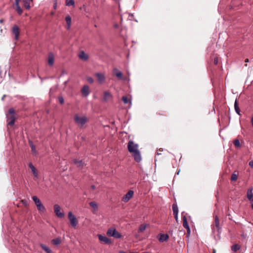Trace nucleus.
Wrapping results in <instances>:
<instances>
[{
	"label": "nucleus",
	"instance_id": "obj_1",
	"mask_svg": "<svg viewBox=\"0 0 253 253\" xmlns=\"http://www.w3.org/2000/svg\"><path fill=\"white\" fill-rule=\"evenodd\" d=\"M138 148V145L133 141H129L128 142V151L133 157L134 161L137 163H139L141 161V153Z\"/></svg>",
	"mask_w": 253,
	"mask_h": 253
},
{
	"label": "nucleus",
	"instance_id": "obj_2",
	"mask_svg": "<svg viewBox=\"0 0 253 253\" xmlns=\"http://www.w3.org/2000/svg\"><path fill=\"white\" fill-rule=\"evenodd\" d=\"M75 122L80 126L83 127L88 121V119L85 116H79L76 114L74 116Z\"/></svg>",
	"mask_w": 253,
	"mask_h": 253
},
{
	"label": "nucleus",
	"instance_id": "obj_3",
	"mask_svg": "<svg viewBox=\"0 0 253 253\" xmlns=\"http://www.w3.org/2000/svg\"><path fill=\"white\" fill-rule=\"evenodd\" d=\"M107 235L108 236L112 237L116 239H120L122 237V234L118 232L114 227H111L108 229Z\"/></svg>",
	"mask_w": 253,
	"mask_h": 253
},
{
	"label": "nucleus",
	"instance_id": "obj_4",
	"mask_svg": "<svg viewBox=\"0 0 253 253\" xmlns=\"http://www.w3.org/2000/svg\"><path fill=\"white\" fill-rule=\"evenodd\" d=\"M68 216L71 226L75 228L78 224L76 217L73 214L71 211L69 212Z\"/></svg>",
	"mask_w": 253,
	"mask_h": 253
},
{
	"label": "nucleus",
	"instance_id": "obj_5",
	"mask_svg": "<svg viewBox=\"0 0 253 253\" xmlns=\"http://www.w3.org/2000/svg\"><path fill=\"white\" fill-rule=\"evenodd\" d=\"M134 192L133 190H130L125 194L122 198V201L125 203L128 202L130 199L133 197Z\"/></svg>",
	"mask_w": 253,
	"mask_h": 253
},
{
	"label": "nucleus",
	"instance_id": "obj_6",
	"mask_svg": "<svg viewBox=\"0 0 253 253\" xmlns=\"http://www.w3.org/2000/svg\"><path fill=\"white\" fill-rule=\"evenodd\" d=\"M54 211L58 217L62 218L64 216V213L61 211V208L58 205L56 204L54 206Z\"/></svg>",
	"mask_w": 253,
	"mask_h": 253
},
{
	"label": "nucleus",
	"instance_id": "obj_7",
	"mask_svg": "<svg viewBox=\"0 0 253 253\" xmlns=\"http://www.w3.org/2000/svg\"><path fill=\"white\" fill-rule=\"evenodd\" d=\"M29 167L31 169L34 176L35 178L38 179L39 178V175L38 170H37V169L34 167V166L31 163H29Z\"/></svg>",
	"mask_w": 253,
	"mask_h": 253
},
{
	"label": "nucleus",
	"instance_id": "obj_8",
	"mask_svg": "<svg viewBox=\"0 0 253 253\" xmlns=\"http://www.w3.org/2000/svg\"><path fill=\"white\" fill-rule=\"evenodd\" d=\"M98 239L101 242L104 243L106 244H110L111 243V240L105 236H103L101 234H98Z\"/></svg>",
	"mask_w": 253,
	"mask_h": 253
},
{
	"label": "nucleus",
	"instance_id": "obj_9",
	"mask_svg": "<svg viewBox=\"0 0 253 253\" xmlns=\"http://www.w3.org/2000/svg\"><path fill=\"white\" fill-rule=\"evenodd\" d=\"M95 75L99 84H102L105 82V77L104 74L101 73H97Z\"/></svg>",
	"mask_w": 253,
	"mask_h": 253
},
{
	"label": "nucleus",
	"instance_id": "obj_10",
	"mask_svg": "<svg viewBox=\"0 0 253 253\" xmlns=\"http://www.w3.org/2000/svg\"><path fill=\"white\" fill-rule=\"evenodd\" d=\"M219 229V221L217 216H216L214 219V224L212 227V230L214 231H216L218 232Z\"/></svg>",
	"mask_w": 253,
	"mask_h": 253
},
{
	"label": "nucleus",
	"instance_id": "obj_11",
	"mask_svg": "<svg viewBox=\"0 0 253 253\" xmlns=\"http://www.w3.org/2000/svg\"><path fill=\"white\" fill-rule=\"evenodd\" d=\"M13 34L15 36V39L17 40L19 35V29L17 25H14L12 30Z\"/></svg>",
	"mask_w": 253,
	"mask_h": 253
},
{
	"label": "nucleus",
	"instance_id": "obj_12",
	"mask_svg": "<svg viewBox=\"0 0 253 253\" xmlns=\"http://www.w3.org/2000/svg\"><path fill=\"white\" fill-rule=\"evenodd\" d=\"M78 56L80 59L83 61H86L88 59V55L84 51H81L79 53Z\"/></svg>",
	"mask_w": 253,
	"mask_h": 253
},
{
	"label": "nucleus",
	"instance_id": "obj_13",
	"mask_svg": "<svg viewBox=\"0 0 253 253\" xmlns=\"http://www.w3.org/2000/svg\"><path fill=\"white\" fill-rule=\"evenodd\" d=\"M82 93L84 96H87L90 93L89 86L87 85H84L82 88Z\"/></svg>",
	"mask_w": 253,
	"mask_h": 253
},
{
	"label": "nucleus",
	"instance_id": "obj_14",
	"mask_svg": "<svg viewBox=\"0 0 253 253\" xmlns=\"http://www.w3.org/2000/svg\"><path fill=\"white\" fill-rule=\"evenodd\" d=\"M54 57L52 53H49L48 56V64L49 66H52L54 64Z\"/></svg>",
	"mask_w": 253,
	"mask_h": 253
},
{
	"label": "nucleus",
	"instance_id": "obj_15",
	"mask_svg": "<svg viewBox=\"0 0 253 253\" xmlns=\"http://www.w3.org/2000/svg\"><path fill=\"white\" fill-rule=\"evenodd\" d=\"M247 198L251 201L253 202V188H250L247 193Z\"/></svg>",
	"mask_w": 253,
	"mask_h": 253
},
{
	"label": "nucleus",
	"instance_id": "obj_16",
	"mask_svg": "<svg viewBox=\"0 0 253 253\" xmlns=\"http://www.w3.org/2000/svg\"><path fill=\"white\" fill-rule=\"evenodd\" d=\"M65 20L67 23V29L69 30L71 28L72 23L71 17L69 15H67L65 17Z\"/></svg>",
	"mask_w": 253,
	"mask_h": 253
},
{
	"label": "nucleus",
	"instance_id": "obj_17",
	"mask_svg": "<svg viewBox=\"0 0 253 253\" xmlns=\"http://www.w3.org/2000/svg\"><path fill=\"white\" fill-rule=\"evenodd\" d=\"M113 72L115 74V76L120 79H124L123 75L122 73L118 70L117 68H115L113 69Z\"/></svg>",
	"mask_w": 253,
	"mask_h": 253
},
{
	"label": "nucleus",
	"instance_id": "obj_18",
	"mask_svg": "<svg viewBox=\"0 0 253 253\" xmlns=\"http://www.w3.org/2000/svg\"><path fill=\"white\" fill-rule=\"evenodd\" d=\"M112 97V95L110 93V92L108 91H106L104 92V100L105 101L107 102L110 98Z\"/></svg>",
	"mask_w": 253,
	"mask_h": 253
},
{
	"label": "nucleus",
	"instance_id": "obj_19",
	"mask_svg": "<svg viewBox=\"0 0 253 253\" xmlns=\"http://www.w3.org/2000/svg\"><path fill=\"white\" fill-rule=\"evenodd\" d=\"M74 163L76 166L79 168H83L84 166V163L83 162L82 160H79L77 159L74 160Z\"/></svg>",
	"mask_w": 253,
	"mask_h": 253
},
{
	"label": "nucleus",
	"instance_id": "obj_20",
	"mask_svg": "<svg viewBox=\"0 0 253 253\" xmlns=\"http://www.w3.org/2000/svg\"><path fill=\"white\" fill-rule=\"evenodd\" d=\"M168 239L169 236L168 234H163L160 235L159 240L160 242H164L167 241Z\"/></svg>",
	"mask_w": 253,
	"mask_h": 253
},
{
	"label": "nucleus",
	"instance_id": "obj_21",
	"mask_svg": "<svg viewBox=\"0 0 253 253\" xmlns=\"http://www.w3.org/2000/svg\"><path fill=\"white\" fill-rule=\"evenodd\" d=\"M182 220H183V226L186 229H188L189 230V226L188 225V222H187V218H186L185 216H184L182 217Z\"/></svg>",
	"mask_w": 253,
	"mask_h": 253
},
{
	"label": "nucleus",
	"instance_id": "obj_22",
	"mask_svg": "<svg viewBox=\"0 0 253 253\" xmlns=\"http://www.w3.org/2000/svg\"><path fill=\"white\" fill-rule=\"evenodd\" d=\"M172 208L173 215L176 216L177 214H178V207H177L176 204H173L172 206Z\"/></svg>",
	"mask_w": 253,
	"mask_h": 253
},
{
	"label": "nucleus",
	"instance_id": "obj_23",
	"mask_svg": "<svg viewBox=\"0 0 253 253\" xmlns=\"http://www.w3.org/2000/svg\"><path fill=\"white\" fill-rule=\"evenodd\" d=\"M41 247L46 253H51V250L46 245L44 244H41Z\"/></svg>",
	"mask_w": 253,
	"mask_h": 253
},
{
	"label": "nucleus",
	"instance_id": "obj_24",
	"mask_svg": "<svg viewBox=\"0 0 253 253\" xmlns=\"http://www.w3.org/2000/svg\"><path fill=\"white\" fill-rule=\"evenodd\" d=\"M32 0H24V5L27 9L30 8V2Z\"/></svg>",
	"mask_w": 253,
	"mask_h": 253
},
{
	"label": "nucleus",
	"instance_id": "obj_25",
	"mask_svg": "<svg viewBox=\"0 0 253 253\" xmlns=\"http://www.w3.org/2000/svg\"><path fill=\"white\" fill-rule=\"evenodd\" d=\"M66 5L67 6H75V1L74 0H66Z\"/></svg>",
	"mask_w": 253,
	"mask_h": 253
},
{
	"label": "nucleus",
	"instance_id": "obj_26",
	"mask_svg": "<svg viewBox=\"0 0 253 253\" xmlns=\"http://www.w3.org/2000/svg\"><path fill=\"white\" fill-rule=\"evenodd\" d=\"M32 199L34 201L36 206L42 203L41 200L36 196H33L32 197Z\"/></svg>",
	"mask_w": 253,
	"mask_h": 253
},
{
	"label": "nucleus",
	"instance_id": "obj_27",
	"mask_svg": "<svg viewBox=\"0 0 253 253\" xmlns=\"http://www.w3.org/2000/svg\"><path fill=\"white\" fill-rule=\"evenodd\" d=\"M15 122V117L12 115L11 116L9 121H8L7 124L9 126H12L14 124Z\"/></svg>",
	"mask_w": 253,
	"mask_h": 253
},
{
	"label": "nucleus",
	"instance_id": "obj_28",
	"mask_svg": "<svg viewBox=\"0 0 253 253\" xmlns=\"http://www.w3.org/2000/svg\"><path fill=\"white\" fill-rule=\"evenodd\" d=\"M61 242V239L60 238H57L52 240V243L55 245H58Z\"/></svg>",
	"mask_w": 253,
	"mask_h": 253
},
{
	"label": "nucleus",
	"instance_id": "obj_29",
	"mask_svg": "<svg viewBox=\"0 0 253 253\" xmlns=\"http://www.w3.org/2000/svg\"><path fill=\"white\" fill-rule=\"evenodd\" d=\"M90 206L93 208L94 211H96L98 209V204L96 202H91L89 203Z\"/></svg>",
	"mask_w": 253,
	"mask_h": 253
},
{
	"label": "nucleus",
	"instance_id": "obj_30",
	"mask_svg": "<svg viewBox=\"0 0 253 253\" xmlns=\"http://www.w3.org/2000/svg\"><path fill=\"white\" fill-rule=\"evenodd\" d=\"M122 100L125 104H131V101L130 99L126 96H124L122 97Z\"/></svg>",
	"mask_w": 253,
	"mask_h": 253
},
{
	"label": "nucleus",
	"instance_id": "obj_31",
	"mask_svg": "<svg viewBox=\"0 0 253 253\" xmlns=\"http://www.w3.org/2000/svg\"><path fill=\"white\" fill-rule=\"evenodd\" d=\"M37 209L38 210V211H40L44 212L45 211V208L43 206V205L42 204V203L37 206Z\"/></svg>",
	"mask_w": 253,
	"mask_h": 253
},
{
	"label": "nucleus",
	"instance_id": "obj_32",
	"mask_svg": "<svg viewBox=\"0 0 253 253\" xmlns=\"http://www.w3.org/2000/svg\"><path fill=\"white\" fill-rule=\"evenodd\" d=\"M29 144H30V147L31 148V151H32L33 153L36 154V149L35 146L34 145L33 142L31 141H29Z\"/></svg>",
	"mask_w": 253,
	"mask_h": 253
},
{
	"label": "nucleus",
	"instance_id": "obj_33",
	"mask_svg": "<svg viewBox=\"0 0 253 253\" xmlns=\"http://www.w3.org/2000/svg\"><path fill=\"white\" fill-rule=\"evenodd\" d=\"M240 249V246L238 244L234 245L232 246L231 249L233 252H237Z\"/></svg>",
	"mask_w": 253,
	"mask_h": 253
},
{
	"label": "nucleus",
	"instance_id": "obj_34",
	"mask_svg": "<svg viewBox=\"0 0 253 253\" xmlns=\"http://www.w3.org/2000/svg\"><path fill=\"white\" fill-rule=\"evenodd\" d=\"M234 108L237 114L240 115V109L238 105L237 101V100H235V103H234Z\"/></svg>",
	"mask_w": 253,
	"mask_h": 253
},
{
	"label": "nucleus",
	"instance_id": "obj_35",
	"mask_svg": "<svg viewBox=\"0 0 253 253\" xmlns=\"http://www.w3.org/2000/svg\"><path fill=\"white\" fill-rule=\"evenodd\" d=\"M16 10L19 15H21L22 13V10L19 6V3L15 4Z\"/></svg>",
	"mask_w": 253,
	"mask_h": 253
},
{
	"label": "nucleus",
	"instance_id": "obj_36",
	"mask_svg": "<svg viewBox=\"0 0 253 253\" xmlns=\"http://www.w3.org/2000/svg\"><path fill=\"white\" fill-rule=\"evenodd\" d=\"M238 178V176L236 174H235V173H233L232 175H231V179L232 181H236L237 180Z\"/></svg>",
	"mask_w": 253,
	"mask_h": 253
},
{
	"label": "nucleus",
	"instance_id": "obj_37",
	"mask_svg": "<svg viewBox=\"0 0 253 253\" xmlns=\"http://www.w3.org/2000/svg\"><path fill=\"white\" fill-rule=\"evenodd\" d=\"M234 145L237 147H240V141L238 139H235L234 141Z\"/></svg>",
	"mask_w": 253,
	"mask_h": 253
},
{
	"label": "nucleus",
	"instance_id": "obj_38",
	"mask_svg": "<svg viewBox=\"0 0 253 253\" xmlns=\"http://www.w3.org/2000/svg\"><path fill=\"white\" fill-rule=\"evenodd\" d=\"M87 81H88V83L90 84H92L94 82L93 79L90 77L87 78Z\"/></svg>",
	"mask_w": 253,
	"mask_h": 253
},
{
	"label": "nucleus",
	"instance_id": "obj_39",
	"mask_svg": "<svg viewBox=\"0 0 253 253\" xmlns=\"http://www.w3.org/2000/svg\"><path fill=\"white\" fill-rule=\"evenodd\" d=\"M9 113L11 114V116H14V110L13 108H10L9 109Z\"/></svg>",
	"mask_w": 253,
	"mask_h": 253
},
{
	"label": "nucleus",
	"instance_id": "obj_40",
	"mask_svg": "<svg viewBox=\"0 0 253 253\" xmlns=\"http://www.w3.org/2000/svg\"><path fill=\"white\" fill-rule=\"evenodd\" d=\"M59 101L61 104H63L64 101V98L62 97H59Z\"/></svg>",
	"mask_w": 253,
	"mask_h": 253
},
{
	"label": "nucleus",
	"instance_id": "obj_41",
	"mask_svg": "<svg viewBox=\"0 0 253 253\" xmlns=\"http://www.w3.org/2000/svg\"><path fill=\"white\" fill-rule=\"evenodd\" d=\"M218 62V59L217 57H215L214 58L213 63L214 65H217Z\"/></svg>",
	"mask_w": 253,
	"mask_h": 253
},
{
	"label": "nucleus",
	"instance_id": "obj_42",
	"mask_svg": "<svg viewBox=\"0 0 253 253\" xmlns=\"http://www.w3.org/2000/svg\"><path fill=\"white\" fill-rule=\"evenodd\" d=\"M54 5H53V8L54 9H56V7H57V1H54Z\"/></svg>",
	"mask_w": 253,
	"mask_h": 253
},
{
	"label": "nucleus",
	"instance_id": "obj_43",
	"mask_svg": "<svg viewBox=\"0 0 253 253\" xmlns=\"http://www.w3.org/2000/svg\"><path fill=\"white\" fill-rule=\"evenodd\" d=\"M249 166L251 168H253V161H251L249 162Z\"/></svg>",
	"mask_w": 253,
	"mask_h": 253
},
{
	"label": "nucleus",
	"instance_id": "obj_44",
	"mask_svg": "<svg viewBox=\"0 0 253 253\" xmlns=\"http://www.w3.org/2000/svg\"><path fill=\"white\" fill-rule=\"evenodd\" d=\"M186 230H187V235H189L190 234V227L189 228V230L188 229H186Z\"/></svg>",
	"mask_w": 253,
	"mask_h": 253
},
{
	"label": "nucleus",
	"instance_id": "obj_45",
	"mask_svg": "<svg viewBox=\"0 0 253 253\" xmlns=\"http://www.w3.org/2000/svg\"><path fill=\"white\" fill-rule=\"evenodd\" d=\"M139 230L140 231H142V225H141L140 226V227H139Z\"/></svg>",
	"mask_w": 253,
	"mask_h": 253
},
{
	"label": "nucleus",
	"instance_id": "obj_46",
	"mask_svg": "<svg viewBox=\"0 0 253 253\" xmlns=\"http://www.w3.org/2000/svg\"><path fill=\"white\" fill-rule=\"evenodd\" d=\"M15 4H18L19 2V0H15Z\"/></svg>",
	"mask_w": 253,
	"mask_h": 253
},
{
	"label": "nucleus",
	"instance_id": "obj_47",
	"mask_svg": "<svg viewBox=\"0 0 253 253\" xmlns=\"http://www.w3.org/2000/svg\"><path fill=\"white\" fill-rule=\"evenodd\" d=\"M91 187V188H92L93 190L95 189V186L94 185H92Z\"/></svg>",
	"mask_w": 253,
	"mask_h": 253
},
{
	"label": "nucleus",
	"instance_id": "obj_48",
	"mask_svg": "<svg viewBox=\"0 0 253 253\" xmlns=\"http://www.w3.org/2000/svg\"><path fill=\"white\" fill-rule=\"evenodd\" d=\"M245 61V62H246V63H247V62H249V59H248V58L246 59Z\"/></svg>",
	"mask_w": 253,
	"mask_h": 253
},
{
	"label": "nucleus",
	"instance_id": "obj_49",
	"mask_svg": "<svg viewBox=\"0 0 253 253\" xmlns=\"http://www.w3.org/2000/svg\"><path fill=\"white\" fill-rule=\"evenodd\" d=\"M114 27H115L116 28H118V24H115V25H114Z\"/></svg>",
	"mask_w": 253,
	"mask_h": 253
},
{
	"label": "nucleus",
	"instance_id": "obj_50",
	"mask_svg": "<svg viewBox=\"0 0 253 253\" xmlns=\"http://www.w3.org/2000/svg\"><path fill=\"white\" fill-rule=\"evenodd\" d=\"M174 218H175L176 219H177L178 214H177V215H176H176H174Z\"/></svg>",
	"mask_w": 253,
	"mask_h": 253
},
{
	"label": "nucleus",
	"instance_id": "obj_51",
	"mask_svg": "<svg viewBox=\"0 0 253 253\" xmlns=\"http://www.w3.org/2000/svg\"><path fill=\"white\" fill-rule=\"evenodd\" d=\"M145 226L143 224V230H144L145 229Z\"/></svg>",
	"mask_w": 253,
	"mask_h": 253
},
{
	"label": "nucleus",
	"instance_id": "obj_52",
	"mask_svg": "<svg viewBox=\"0 0 253 253\" xmlns=\"http://www.w3.org/2000/svg\"><path fill=\"white\" fill-rule=\"evenodd\" d=\"M180 172V169L178 170V171L177 172V174H178Z\"/></svg>",
	"mask_w": 253,
	"mask_h": 253
},
{
	"label": "nucleus",
	"instance_id": "obj_53",
	"mask_svg": "<svg viewBox=\"0 0 253 253\" xmlns=\"http://www.w3.org/2000/svg\"><path fill=\"white\" fill-rule=\"evenodd\" d=\"M3 22V20L2 19L0 20V22L2 23Z\"/></svg>",
	"mask_w": 253,
	"mask_h": 253
},
{
	"label": "nucleus",
	"instance_id": "obj_54",
	"mask_svg": "<svg viewBox=\"0 0 253 253\" xmlns=\"http://www.w3.org/2000/svg\"><path fill=\"white\" fill-rule=\"evenodd\" d=\"M252 208L253 210V204H252Z\"/></svg>",
	"mask_w": 253,
	"mask_h": 253
},
{
	"label": "nucleus",
	"instance_id": "obj_55",
	"mask_svg": "<svg viewBox=\"0 0 253 253\" xmlns=\"http://www.w3.org/2000/svg\"><path fill=\"white\" fill-rule=\"evenodd\" d=\"M160 154H161V153H159V152L157 153V155H160Z\"/></svg>",
	"mask_w": 253,
	"mask_h": 253
},
{
	"label": "nucleus",
	"instance_id": "obj_56",
	"mask_svg": "<svg viewBox=\"0 0 253 253\" xmlns=\"http://www.w3.org/2000/svg\"><path fill=\"white\" fill-rule=\"evenodd\" d=\"M53 1H57V0H53Z\"/></svg>",
	"mask_w": 253,
	"mask_h": 253
}]
</instances>
